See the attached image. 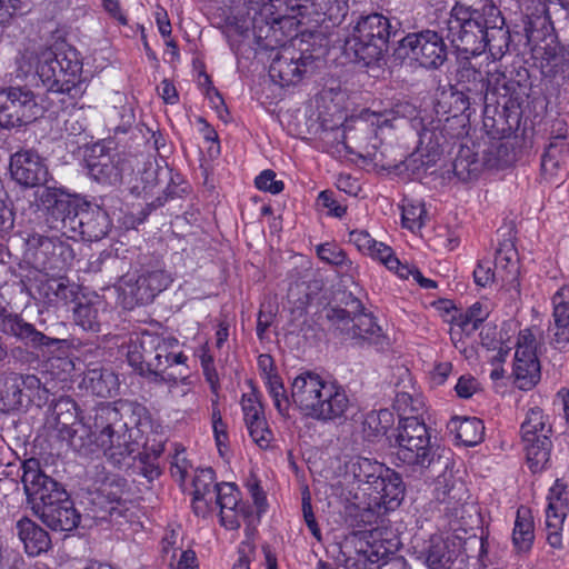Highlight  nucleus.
Wrapping results in <instances>:
<instances>
[{"label":"nucleus","instance_id":"1","mask_svg":"<svg viewBox=\"0 0 569 569\" xmlns=\"http://www.w3.org/2000/svg\"><path fill=\"white\" fill-rule=\"evenodd\" d=\"M39 203L47 211V222L52 229L79 233L88 241H98L110 230L108 213L62 189L46 187L37 191Z\"/></svg>","mask_w":569,"mask_h":569},{"label":"nucleus","instance_id":"2","mask_svg":"<svg viewBox=\"0 0 569 569\" xmlns=\"http://www.w3.org/2000/svg\"><path fill=\"white\" fill-rule=\"evenodd\" d=\"M94 427L100 431L92 439L90 429L83 423H63L59 428V438L79 452L93 453L96 448L101 449L114 463H119L136 450V442L131 440L127 425L121 422L116 407H100L96 412Z\"/></svg>","mask_w":569,"mask_h":569},{"label":"nucleus","instance_id":"3","mask_svg":"<svg viewBox=\"0 0 569 569\" xmlns=\"http://www.w3.org/2000/svg\"><path fill=\"white\" fill-rule=\"evenodd\" d=\"M291 399L303 415L320 421L341 418L350 407V399L342 386L311 371L293 379Z\"/></svg>","mask_w":569,"mask_h":569},{"label":"nucleus","instance_id":"4","mask_svg":"<svg viewBox=\"0 0 569 569\" xmlns=\"http://www.w3.org/2000/svg\"><path fill=\"white\" fill-rule=\"evenodd\" d=\"M362 498H371L375 505L396 508L405 495V485L399 473L368 458H358L348 468Z\"/></svg>","mask_w":569,"mask_h":569},{"label":"nucleus","instance_id":"5","mask_svg":"<svg viewBox=\"0 0 569 569\" xmlns=\"http://www.w3.org/2000/svg\"><path fill=\"white\" fill-rule=\"evenodd\" d=\"M179 340L172 336H163L157 332L142 331L132 341L128 351V360L131 366L158 375L172 365H182L187 356L179 350Z\"/></svg>","mask_w":569,"mask_h":569},{"label":"nucleus","instance_id":"6","mask_svg":"<svg viewBox=\"0 0 569 569\" xmlns=\"http://www.w3.org/2000/svg\"><path fill=\"white\" fill-rule=\"evenodd\" d=\"M442 23L441 33L461 53L478 56L486 50L482 8L456 4Z\"/></svg>","mask_w":569,"mask_h":569},{"label":"nucleus","instance_id":"7","mask_svg":"<svg viewBox=\"0 0 569 569\" xmlns=\"http://www.w3.org/2000/svg\"><path fill=\"white\" fill-rule=\"evenodd\" d=\"M389 19L380 13L361 17L345 41V53L355 61L378 60L390 37Z\"/></svg>","mask_w":569,"mask_h":569},{"label":"nucleus","instance_id":"8","mask_svg":"<svg viewBox=\"0 0 569 569\" xmlns=\"http://www.w3.org/2000/svg\"><path fill=\"white\" fill-rule=\"evenodd\" d=\"M396 457L402 463L419 469H428L436 461L437 452L429 431L417 417L400 420L396 435Z\"/></svg>","mask_w":569,"mask_h":569},{"label":"nucleus","instance_id":"9","mask_svg":"<svg viewBox=\"0 0 569 569\" xmlns=\"http://www.w3.org/2000/svg\"><path fill=\"white\" fill-rule=\"evenodd\" d=\"M326 318L346 339L379 347L387 343L386 335L371 313L360 311L351 317L342 308L330 307L326 310Z\"/></svg>","mask_w":569,"mask_h":569},{"label":"nucleus","instance_id":"10","mask_svg":"<svg viewBox=\"0 0 569 569\" xmlns=\"http://www.w3.org/2000/svg\"><path fill=\"white\" fill-rule=\"evenodd\" d=\"M171 277L163 270H147L140 274L127 273L119 281L122 305L132 309L139 305H148L170 283Z\"/></svg>","mask_w":569,"mask_h":569},{"label":"nucleus","instance_id":"11","mask_svg":"<svg viewBox=\"0 0 569 569\" xmlns=\"http://www.w3.org/2000/svg\"><path fill=\"white\" fill-rule=\"evenodd\" d=\"M41 107L34 93L24 87L0 88V127L4 129L27 124L39 117Z\"/></svg>","mask_w":569,"mask_h":569},{"label":"nucleus","instance_id":"12","mask_svg":"<svg viewBox=\"0 0 569 569\" xmlns=\"http://www.w3.org/2000/svg\"><path fill=\"white\" fill-rule=\"evenodd\" d=\"M126 481L117 475H98L89 490L90 502L97 508L93 518L117 519L127 510L122 496Z\"/></svg>","mask_w":569,"mask_h":569},{"label":"nucleus","instance_id":"13","mask_svg":"<svg viewBox=\"0 0 569 569\" xmlns=\"http://www.w3.org/2000/svg\"><path fill=\"white\" fill-rule=\"evenodd\" d=\"M22 483L36 515L47 508L49 503L59 501L68 495L60 483L40 470V465L36 459L24 461Z\"/></svg>","mask_w":569,"mask_h":569},{"label":"nucleus","instance_id":"14","mask_svg":"<svg viewBox=\"0 0 569 569\" xmlns=\"http://www.w3.org/2000/svg\"><path fill=\"white\" fill-rule=\"evenodd\" d=\"M86 163L92 179L109 186L121 183L124 172L131 169L124 154L107 147L103 142L94 143L90 148Z\"/></svg>","mask_w":569,"mask_h":569},{"label":"nucleus","instance_id":"15","mask_svg":"<svg viewBox=\"0 0 569 569\" xmlns=\"http://www.w3.org/2000/svg\"><path fill=\"white\" fill-rule=\"evenodd\" d=\"M515 383L521 390H530L540 380V362L537 357V339L530 329L519 332L515 362Z\"/></svg>","mask_w":569,"mask_h":569},{"label":"nucleus","instance_id":"16","mask_svg":"<svg viewBox=\"0 0 569 569\" xmlns=\"http://www.w3.org/2000/svg\"><path fill=\"white\" fill-rule=\"evenodd\" d=\"M401 49L423 68H438L447 58L443 36L436 31L425 30L411 33L401 40Z\"/></svg>","mask_w":569,"mask_h":569},{"label":"nucleus","instance_id":"17","mask_svg":"<svg viewBox=\"0 0 569 569\" xmlns=\"http://www.w3.org/2000/svg\"><path fill=\"white\" fill-rule=\"evenodd\" d=\"M312 56H305L292 47H283L272 58L269 76L281 87L298 83L312 64Z\"/></svg>","mask_w":569,"mask_h":569},{"label":"nucleus","instance_id":"18","mask_svg":"<svg viewBox=\"0 0 569 569\" xmlns=\"http://www.w3.org/2000/svg\"><path fill=\"white\" fill-rule=\"evenodd\" d=\"M546 508L547 541L553 548H560L562 543L561 531L569 509L567 486L559 479L550 488Z\"/></svg>","mask_w":569,"mask_h":569},{"label":"nucleus","instance_id":"19","mask_svg":"<svg viewBox=\"0 0 569 569\" xmlns=\"http://www.w3.org/2000/svg\"><path fill=\"white\" fill-rule=\"evenodd\" d=\"M10 174L18 184L34 188L48 181L49 171L37 152L20 150L10 158Z\"/></svg>","mask_w":569,"mask_h":569},{"label":"nucleus","instance_id":"20","mask_svg":"<svg viewBox=\"0 0 569 569\" xmlns=\"http://www.w3.org/2000/svg\"><path fill=\"white\" fill-rule=\"evenodd\" d=\"M217 508H219L220 522L228 530H237L241 520L249 513V507L240 501L238 488L230 482L217 487L212 511Z\"/></svg>","mask_w":569,"mask_h":569},{"label":"nucleus","instance_id":"21","mask_svg":"<svg viewBox=\"0 0 569 569\" xmlns=\"http://www.w3.org/2000/svg\"><path fill=\"white\" fill-rule=\"evenodd\" d=\"M349 242L361 253L382 263L397 276H405L408 269L401 267V261L396 257L391 247L373 239L366 230H352L349 233Z\"/></svg>","mask_w":569,"mask_h":569},{"label":"nucleus","instance_id":"22","mask_svg":"<svg viewBox=\"0 0 569 569\" xmlns=\"http://www.w3.org/2000/svg\"><path fill=\"white\" fill-rule=\"evenodd\" d=\"M482 16L486 27L483 30L486 49L492 56H503L509 48L510 34L505 28L501 11L492 1H487L482 6Z\"/></svg>","mask_w":569,"mask_h":569},{"label":"nucleus","instance_id":"23","mask_svg":"<svg viewBox=\"0 0 569 569\" xmlns=\"http://www.w3.org/2000/svg\"><path fill=\"white\" fill-rule=\"evenodd\" d=\"M0 331L6 335L14 336L24 343L33 347H50L59 342L58 339L47 337L38 331L33 325L26 322L18 315L7 311L0 306Z\"/></svg>","mask_w":569,"mask_h":569},{"label":"nucleus","instance_id":"24","mask_svg":"<svg viewBox=\"0 0 569 569\" xmlns=\"http://www.w3.org/2000/svg\"><path fill=\"white\" fill-rule=\"evenodd\" d=\"M244 422L252 441L261 449L270 447L273 435L262 412V407L254 395H244L241 400Z\"/></svg>","mask_w":569,"mask_h":569},{"label":"nucleus","instance_id":"25","mask_svg":"<svg viewBox=\"0 0 569 569\" xmlns=\"http://www.w3.org/2000/svg\"><path fill=\"white\" fill-rule=\"evenodd\" d=\"M37 516L47 527L56 531H71L77 528L80 521V515L73 507L69 495L59 499V501L49 503Z\"/></svg>","mask_w":569,"mask_h":569},{"label":"nucleus","instance_id":"26","mask_svg":"<svg viewBox=\"0 0 569 569\" xmlns=\"http://www.w3.org/2000/svg\"><path fill=\"white\" fill-rule=\"evenodd\" d=\"M214 472L211 468L198 469L192 479V508L197 516L207 517L212 511L213 498L217 493Z\"/></svg>","mask_w":569,"mask_h":569},{"label":"nucleus","instance_id":"27","mask_svg":"<svg viewBox=\"0 0 569 569\" xmlns=\"http://www.w3.org/2000/svg\"><path fill=\"white\" fill-rule=\"evenodd\" d=\"M446 120L435 118L432 116H425L413 118L411 126L418 130L419 149L426 150L428 154H436L446 140L445 129Z\"/></svg>","mask_w":569,"mask_h":569},{"label":"nucleus","instance_id":"28","mask_svg":"<svg viewBox=\"0 0 569 569\" xmlns=\"http://www.w3.org/2000/svg\"><path fill=\"white\" fill-rule=\"evenodd\" d=\"M552 306L553 321L549 330L552 342L560 349L569 343V286H563L553 295Z\"/></svg>","mask_w":569,"mask_h":569},{"label":"nucleus","instance_id":"29","mask_svg":"<svg viewBox=\"0 0 569 569\" xmlns=\"http://www.w3.org/2000/svg\"><path fill=\"white\" fill-rule=\"evenodd\" d=\"M37 72L44 82L51 83L49 90L53 93H69L73 88L68 87V79L64 77L56 50L46 48L38 58Z\"/></svg>","mask_w":569,"mask_h":569},{"label":"nucleus","instance_id":"30","mask_svg":"<svg viewBox=\"0 0 569 569\" xmlns=\"http://www.w3.org/2000/svg\"><path fill=\"white\" fill-rule=\"evenodd\" d=\"M496 271L503 283L518 289L519 258L512 242L505 241L499 244L496 251Z\"/></svg>","mask_w":569,"mask_h":569},{"label":"nucleus","instance_id":"31","mask_svg":"<svg viewBox=\"0 0 569 569\" xmlns=\"http://www.w3.org/2000/svg\"><path fill=\"white\" fill-rule=\"evenodd\" d=\"M420 558L429 569H447L453 562L455 551L442 536L433 535L426 541Z\"/></svg>","mask_w":569,"mask_h":569},{"label":"nucleus","instance_id":"32","mask_svg":"<svg viewBox=\"0 0 569 569\" xmlns=\"http://www.w3.org/2000/svg\"><path fill=\"white\" fill-rule=\"evenodd\" d=\"M18 536L29 556H39L48 551L51 540L46 530L28 518L17 522Z\"/></svg>","mask_w":569,"mask_h":569},{"label":"nucleus","instance_id":"33","mask_svg":"<svg viewBox=\"0 0 569 569\" xmlns=\"http://www.w3.org/2000/svg\"><path fill=\"white\" fill-rule=\"evenodd\" d=\"M415 112V108L407 103H397L392 109L370 110L367 109L361 112L360 119L357 121L359 127H365L370 123L378 129L392 128L393 122L399 118H405Z\"/></svg>","mask_w":569,"mask_h":569},{"label":"nucleus","instance_id":"34","mask_svg":"<svg viewBox=\"0 0 569 569\" xmlns=\"http://www.w3.org/2000/svg\"><path fill=\"white\" fill-rule=\"evenodd\" d=\"M437 499L446 503V510L458 517L459 509L469 498L466 485L459 479H446L438 481Z\"/></svg>","mask_w":569,"mask_h":569},{"label":"nucleus","instance_id":"35","mask_svg":"<svg viewBox=\"0 0 569 569\" xmlns=\"http://www.w3.org/2000/svg\"><path fill=\"white\" fill-rule=\"evenodd\" d=\"M83 383L86 389L99 398H112L119 388L118 377L109 369H91Z\"/></svg>","mask_w":569,"mask_h":569},{"label":"nucleus","instance_id":"36","mask_svg":"<svg viewBox=\"0 0 569 569\" xmlns=\"http://www.w3.org/2000/svg\"><path fill=\"white\" fill-rule=\"evenodd\" d=\"M451 432H455L456 439L467 446H476L482 440L485 427L478 418L455 417L448 425Z\"/></svg>","mask_w":569,"mask_h":569},{"label":"nucleus","instance_id":"37","mask_svg":"<svg viewBox=\"0 0 569 569\" xmlns=\"http://www.w3.org/2000/svg\"><path fill=\"white\" fill-rule=\"evenodd\" d=\"M526 461L529 469L533 472L543 471L550 462L551 440L549 437L542 436L533 441H523Z\"/></svg>","mask_w":569,"mask_h":569},{"label":"nucleus","instance_id":"38","mask_svg":"<svg viewBox=\"0 0 569 569\" xmlns=\"http://www.w3.org/2000/svg\"><path fill=\"white\" fill-rule=\"evenodd\" d=\"M551 427L540 408H532L527 412L521 425L522 441H533L542 436L549 437Z\"/></svg>","mask_w":569,"mask_h":569},{"label":"nucleus","instance_id":"39","mask_svg":"<svg viewBox=\"0 0 569 569\" xmlns=\"http://www.w3.org/2000/svg\"><path fill=\"white\" fill-rule=\"evenodd\" d=\"M533 522L528 509L521 508L517 511L512 541L519 551L530 549L533 541Z\"/></svg>","mask_w":569,"mask_h":569},{"label":"nucleus","instance_id":"40","mask_svg":"<svg viewBox=\"0 0 569 569\" xmlns=\"http://www.w3.org/2000/svg\"><path fill=\"white\" fill-rule=\"evenodd\" d=\"M300 6L311 7L315 13L327 16L330 20L343 18L348 12V0H300Z\"/></svg>","mask_w":569,"mask_h":569},{"label":"nucleus","instance_id":"41","mask_svg":"<svg viewBox=\"0 0 569 569\" xmlns=\"http://www.w3.org/2000/svg\"><path fill=\"white\" fill-rule=\"evenodd\" d=\"M53 50H56L58 60L61 67H63L64 77L68 79V87L71 88L81 71L78 53L66 44L57 46Z\"/></svg>","mask_w":569,"mask_h":569},{"label":"nucleus","instance_id":"42","mask_svg":"<svg viewBox=\"0 0 569 569\" xmlns=\"http://www.w3.org/2000/svg\"><path fill=\"white\" fill-rule=\"evenodd\" d=\"M68 284L63 278L43 277L37 284L39 297L47 302H53L57 299H67Z\"/></svg>","mask_w":569,"mask_h":569},{"label":"nucleus","instance_id":"43","mask_svg":"<svg viewBox=\"0 0 569 569\" xmlns=\"http://www.w3.org/2000/svg\"><path fill=\"white\" fill-rule=\"evenodd\" d=\"M402 224L409 230H419L425 224L427 211L423 203L405 199L402 203Z\"/></svg>","mask_w":569,"mask_h":569},{"label":"nucleus","instance_id":"44","mask_svg":"<svg viewBox=\"0 0 569 569\" xmlns=\"http://www.w3.org/2000/svg\"><path fill=\"white\" fill-rule=\"evenodd\" d=\"M74 321L83 330L97 332L100 330L98 309L90 303H80L73 312Z\"/></svg>","mask_w":569,"mask_h":569},{"label":"nucleus","instance_id":"45","mask_svg":"<svg viewBox=\"0 0 569 569\" xmlns=\"http://www.w3.org/2000/svg\"><path fill=\"white\" fill-rule=\"evenodd\" d=\"M480 323L473 321V319L466 312H460L452 317L451 320V340L457 343L462 339V336H471L478 330Z\"/></svg>","mask_w":569,"mask_h":569},{"label":"nucleus","instance_id":"46","mask_svg":"<svg viewBox=\"0 0 569 569\" xmlns=\"http://www.w3.org/2000/svg\"><path fill=\"white\" fill-rule=\"evenodd\" d=\"M268 391L273 400V405L281 416L288 415L290 407L289 398L286 395L284 387L279 376L268 377L264 380Z\"/></svg>","mask_w":569,"mask_h":569},{"label":"nucleus","instance_id":"47","mask_svg":"<svg viewBox=\"0 0 569 569\" xmlns=\"http://www.w3.org/2000/svg\"><path fill=\"white\" fill-rule=\"evenodd\" d=\"M367 501H363V506L360 505L358 508V513L355 516L356 522L358 527L372 526L378 523V518L380 515V509L385 508V510H391L392 508H387L385 505H375L371 498H363Z\"/></svg>","mask_w":569,"mask_h":569},{"label":"nucleus","instance_id":"48","mask_svg":"<svg viewBox=\"0 0 569 569\" xmlns=\"http://www.w3.org/2000/svg\"><path fill=\"white\" fill-rule=\"evenodd\" d=\"M137 415L139 417L137 421V429L142 436H146V440L143 442L146 446L148 443L149 437L160 435L163 430V427L161 423L154 420L151 413L143 407L137 410Z\"/></svg>","mask_w":569,"mask_h":569},{"label":"nucleus","instance_id":"49","mask_svg":"<svg viewBox=\"0 0 569 569\" xmlns=\"http://www.w3.org/2000/svg\"><path fill=\"white\" fill-rule=\"evenodd\" d=\"M317 254L322 261L333 266H345L349 262L345 251L335 243L319 244Z\"/></svg>","mask_w":569,"mask_h":569},{"label":"nucleus","instance_id":"50","mask_svg":"<svg viewBox=\"0 0 569 569\" xmlns=\"http://www.w3.org/2000/svg\"><path fill=\"white\" fill-rule=\"evenodd\" d=\"M365 423L372 429L376 436L385 435L393 423V417L392 413L386 409L373 411L367 416Z\"/></svg>","mask_w":569,"mask_h":569},{"label":"nucleus","instance_id":"51","mask_svg":"<svg viewBox=\"0 0 569 569\" xmlns=\"http://www.w3.org/2000/svg\"><path fill=\"white\" fill-rule=\"evenodd\" d=\"M423 403L421 399L413 398L408 392H399L395 399V408L400 416L418 415L422 410ZM415 417V416H411Z\"/></svg>","mask_w":569,"mask_h":569},{"label":"nucleus","instance_id":"52","mask_svg":"<svg viewBox=\"0 0 569 569\" xmlns=\"http://www.w3.org/2000/svg\"><path fill=\"white\" fill-rule=\"evenodd\" d=\"M182 548V537L179 529H167L161 539V552L163 556H170V560L176 558L178 550Z\"/></svg>","mask_w":569,"mask_h":569},{"label":"nucleus","instance_id":"53","mask_svg":"<svg viewBox=\"0 0 569 569\" xmlns=\"http://www.w3.org/2000/svg\"><path fill=\"white\" fill-rule=\"evenodd\" d=\"M256 187L261 191L278 194L283 190V182L276 179L272 170H264L256 178Z\"/></svg>","mask_w":569,"mask_h":569},{"label":"nucleus","instance_id":"54","mask_svg":"<svg viewBox=\"0 0 569 569\" xmlns=\"http://www.w3.org/2000/svg\"><path fill=\"white\" fill-rule=\"evenodd\" d=\"M498 277L497 271H493L489 261H479L473 270V279L477 286L487 287Z\"/></svg>","mask_w":569,"mask_h":569},{"label":"nucleus","instance_id":"55","mask_svg":"<svg viewBox=\"0 0 569 569\" xmlns=\"http://www.w3.org/2000/svg\"><path fill=\"white\" fill-rule=\"evenodd\" d=\"M481 341L482 346L487 347V350L491 352L487 356L488 361H490L492 365H499L506 360L508 348H505L500 341L491 343L487 342L483 332H481Z\"/></svg>","mask_w":569,"mask_h":569},{"label":"nucleus","instance_id":"56","mask_svg":"<svg viewBox=\"0 0 569 569\" xmlns=\"http://www.w3.org/2000/svg\"><path fill=\"white\" fill-rule=\"evenodd\" d=\"M302 513H303L306 525L309 528L310 532L318 541H320L321 540V530H320V528L317 523V520L315 518L309 496H307V497L305 496L302 498Z\"/></svg>","mask_w":569,"mask_h":569},{"label":"nucleus","instance_id":"57","mask_svg":"<svg viewBox=\"0 0 569 569\" xmlns=\"http://www.w3.org/2000/svg\"><path fill=\"white\" fill-rule=\"evenodd\" d=\"M479 388L477 380L471 376H461L455 387L459 398L468 399L472 397Z\"/></svg>","mask_w":569,"mask_h":569},{"label":"nucleus","instance_id":"58","mask_svg":"<svg viewBox=\"0 0 569 569\" xmlns=\"http://www.w3.org/2000/svg\"><path fill=\"white\" fill-rule=\"evenodd\" d=\"M66 250V246L58 240L49 237H41L39 239V249L38 253L47 256V254H62Z\"/></svg>","mask_w":569,"mask_h":569},{"label":"nucleus","instance_id":"59","mask_svg":"<svg viewBox=\"0 0 569 569\" xmlns=\"http://www.w3.org/2000/svg\"><path fill=\"white\" fill-rule=\"evenodd\" d=\"M322 204L329 209L330 213L335 217L341 218L346 213V207L340 204L329 191H322L319 194Z\"/></svg>","mask_w":569,"mask_h":569},{"label":"nucleus","instance_id":"60","mask_svg":"<svg viewBox=\"0 0 569 569\" xmlns=\"http://www.w3.org/2000/svg\"><path fill=\"white\" fill-rule=\"evenodd\" d=\"M13 380L19 392L23 390L36 391L39 390L41 386L40 379L34 375L16 376Z\"/></svg>","mask_w":569,"mask_h":569},{"label":"nucleus","instance_id":"61","mask_svg":"<svg viewBox=\"0 0 569 569\" xmlns=\"http://www.w3.org/2000/svg\"><path fill=\"white\" fill-rule=\"evenodd\" d=\"M253 549L254 547L250 541L241 542L239 547V558L233 563L232 569H250V556Z\"/></svg>","mask_w":569,"mask_h":569},{"label":"nucleus","instance_id":"62","mask_svg":"<svg viewBox=\"0 0 569 569\" xmlns=\"http://www.w3.org/2000/svg\"><path fill=\"white\" fill-rule=\"evenodd\" d=\"M141 180L144 183L143 189L146 191H151L158 184L159 172L152 162L146 163V167L141 174Z\"/></svg>","mask_w":569,"mask_h":569},{"label":"nucleus","instance_id":"63","mask_svg":"<svg viewBox=\"0 0 569 569\" xmlns=\"http://www.w3.org/2000/svg\"><path fill=\"white\" fill-rule=\"evenodd\" d=\"M171 473L173 477L179 478L181 481L186 479L188 473V461L183 452H177L171 465Z\"/></svg>","mask_w":569,"mask_h":569},{"label":"nucleus","instance_id":"64","mask_svg":"<svg viewBox=\"0 0 569 569\" xmlns=\"http://www.w3.org/2000/svg\"><path fill=\"white\" fill-rule=\"evenodd\" d=\"M452 371V365L450 362H439L433 367L431 371V379L436 385H442Z\"/></svg>","mask_w":569,"mask_h":569}]
</instances>
